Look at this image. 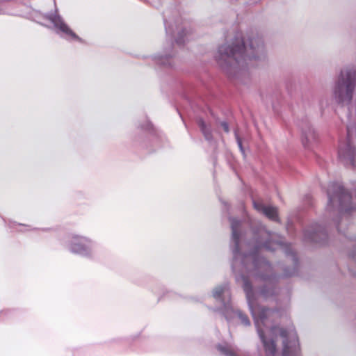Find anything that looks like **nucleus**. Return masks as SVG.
<instances>
[{"instance_id":"obj_1","label":"nucleus","mask_w":356,"mask_h":356,"mask_svg":"<svg viewBox=\"0 0 356 356\" xmlns=\"http://www.w3.org/2000/svg\"><path fill=\"white\" fill-rule=\"evenodd\" d=\"M243 283L249 308L254 320L258 334L267 356H300V349L293 327L282 330L272 326V318L277 312L261 308L255 303L254 293L246 277H236Z\"/></svg>"},{"instance_id":"obj_8","label":"nucleus","mask_w":356,"mask_h":356,"mask_svg":"<svg viewBox=\"0 0 356 356\" xmlns=\"http://www.w3.org/2000/svg\"><path fill=\"white\" fill-rule=\"evenodd\" d=\"M70 252L86 257H92L95 254L96 245L89 238L74 236L68 245Z\"/></svg>"},{"instance_id":"obj_6","label":"nucleus","mask_w":356,"mask_h":356,"mask_svg":"<svg viewBox=\"0 0 356 356\" xmlns=\"http://www.w3.org/2000/svg\"><path fill=\"white\" fill-rule=\"evenodd\" d=\"M329 204L336 207L341 211H349L355 207L352 206L353 202L356 200V195L353 197L343 187L339 184H333L329 186L328 191Z\"/></svg>"},{"instance_id":"obj_12","label":"nucleus","mask_w":356,"mask_h":356,"mask_svg":"<svg viewBox=\"0 0 356 356\" xmlns=\"http://www.w3.org/2000/svg\"><path fill=\"white\" fill-rule=\"evenodd\" d=\"M172 56V53H168L164 56L155 55L153 56V60H155L156 65H165L168 59Z\"/></svg>"},{"instance_id":"obj_16","label":"nucleus","mask_w":356,"mask_h":356,"mask_svg":"<svg viewBox=\"0 0 356 356\" xmlns=\"http://www.w3.org/2000/svg\"><path fill=\"white\" fill-rule=\"evenodd\" d=\"M313 134L314 131L312 129H309L308 133H305V138L308 141L310 140L312 138H314Z\"/></svg>"},{"instance_id":"obj_10","label":"nucleus","mask_w":356,"mask_h":356,"mask_svg":"<svg viewBox=\"0 0 356 356\" xmlns=\"http://www.w3.org/2000/svg\"><path fill=\"white\" fill-rule=\"evenodd\" d=\"M254 208L260 213L264 214L266 217L272 220H278L277 211L275 207L271 206H266L261 202H253Z\"/></svg>"},{"instance_id":"obj_14","label":"nucleus","mask_w":356,"mask_h":356,"mask_svg":"<svg viewBox=\"0 0 356 356\" xmlns=\"http://www.w3.org/2000/svg\"><path fill=\"white\" fill-rule=\"evenodd\" d=\"M198 124L201 128V130L203 132L206 139L209 140L211 138L210 129L207 128L205 122L202 119H200L198 121Z\"/></svg>"},{"instance_id":"obj_3","label":"nucleus","mask_w":356,"mask_h":356,"mask_svg":"<svg viewBox=\"0 0 356 356\" xmlns=\"http://www.w3.org/2000/svg\"><path fill=\"white\" fill-rule=\"evenodd\" d=\"M240 227V222L236 219H231V227L232 230V241L234 243V247L233 248V262L232 268L234 271H236L237 268L241 266L248 268V263L251 262L254 268V270L260 271L264 270L267 273L271 272V266L269 263L263 257H261L257 251L261 250L262 248H265L267 250H275L277 248L282 246L280 242L274 243L275 247L270 246V241L266 239L274 237L273 234H271L264 229L259 231L260 237L257 238L256 241L252 242L250 245H255L256 251H253L248 254H243L239 250V241H240V233L238 228Z\"/></svg>"},{"instance_id":"obj_20","label":"nucleus","mask_w":356,"mask_h":356,"mask_svg":"<svg viewBox=\"0 0 356 356\" xmlns=\"http://www.w3.org/2000/svg\"><path fill=\"white\" fill-rule=\"evenodd\" d=\"M261 277L264 280H267L268 279V276L266 275H261Z\"/></svg>"},{"instance_id":"obj_18","label":"nucleus","mask_w":356,"mask_h":356,"mask_svg":"<svg viewBox=\"0 0 356 356\" xmlns=\"http://www.w3.org/2000/svg\"><path fill=\"white\" fill-rule=\"evenodd\" d=\"M221 126L225 132H227V133L229 132V126L227 122H221Z\"/></svg>"},{"instance_id":"obj_11","label":"nucleus","mask_w":356,"mask_h":356,"mask_svg":"<svg viewBox=\"0 0 356 356\" xmlns=\"http://www.w3.org/2000/svg\"><path fill=\"white\" fill-rule=\"evenodd\" d=\"M190 31L186 29H183L179 32L178 36L176 38V43L179 45L184 44L188 39Z\"/></svg>"},{"instance_id":"obj_13","label":"nucleus","mask_w":356,"mask_h":356,"mask_svg":"<svg viewBox=\"0 0 356 356\" xmlns=\"http://www.w3.org/2000/svg\"><path fill=\"white\" fill-rule=\"evenodd\" d=\"M218 348L225 356H236V352L231 347L219 345Z\"/></svg>"},{"instance_id":"obj_2","label":"nucleus","mask_w":356,"mask_h":356,"mask_svg":"<svg viewBox=\"0 0 356 356\" xmlns=\"http://www.w3.org/2000/svg\"><path fill=\"white\" fill-rule=\"evenodd\" d=\"M214 58L220 65L245 67L266 63L268 51L265 39L254 31H233L220 44Z\"/></svg>"},{"instance_id":"obj_21","label":"nucleus","mask_w":356,"mask_h":356,"mask_svg":"<svg viewBox=\"0 0 356 356\" xmlns=\"http://www.w3.org/2000/svg\"><path fill=\"white\" fill-rule=\"evenodd\" d=\"M227 70H236V68H232V67H230V68H227Z\"/></svg>"},{"instance_id":"obj_17","label":"nucleus","mask_w":356,"mask_h":356,"mask_svg":"<svg viewBox=\"0 0 356 356\" xmlns=\"http://www.w3.org/2000/svg\"><path fill=\"white\" fill-rule=\"evenodd\" d=\"M235 135H236V141H237V143H238V145L240 148V149L241 151H243V147H242V142H241V138L238 137V134L236 133H235Z\"/></svg>"},{"instance_id":"obj_15","label":"nucleus","mask_w":356,"mask_h":356,"mask_svg":"<svg viewBox=\"0 0 356 356\" xmlns=\"http://www.w3.org/2000/svg\"><path fill=\"white\" fill-rule=\"evenodd\" d=\"M316 234H318L316 232H309L308 231H307L305 232V238L308 240L316 241L315 236Z\"/></svg>"},{"instance_id":"obj_5","label":"nucleus","mask_w":356,"mask_h":356,"mask_svg":"<svg viewBox=\"0 0 356 356\" xmlns=\"http://www.w3.org/2000/svg\"><path fill=\"white\" fill-rule=\"evenodd\" d=\"M213 296L216 300L222 303L223 306V314L228 321H229L233 316H237L243 325L245 326L250 325V321L248 316L240 311H235L230 305V292L227 285L215 288L213 291Z\"/></svg>"},{"instance_id":"obj_9","label":"nucleus","mask_w":356,"mask_h":356,"mask_svg":"<svg viewBox=\"0 0 356 356\" xmlns=\"http://www.w3.org/2000/svg\"><path fill=\"white\" fill-rule=\"evenodd\" d=\"M49 19L58 29V31H59V33H60L66 39L71 40H80V38L70 29L60 16L50 15Z\"/></svg>"},{"instance_id":"obj_7","label":"nucleus","mask_w":356,"mask_h":356,"mask_svg":"<svg viewBox=\"0 0 356 356\" xmlns=\"http://www.w3.org/2000/svg\"><path fill=\"white\" fill-rule=\"evenodd\" d=\"M355 134V127H348L347 142L346 143H340L338 152L339 159L342 161L344 164H350L353 166H355V161L356 159V147L353 142Z\"/></svg>"},{"instance_id":"obj_4","label":"nucleus","mask_w":356,"mask_h":356,"mask_svg":"<svg viewBox=\"0 0 356 356\" xmlns=\"http://www.w3.org/2000/svg\"><path fill=\"white\" fill-rule=\"evenodd\" d=\"M356 87V72L354 68L343 69L333 89L335 101L341 105H348Z\"/></svg>"},{"instance_id":"obj_19","label":"nucleus","mask_w":356,"mask_h":356,"mask_svg":"<svg viewBox=\"0 0 356 356\" xmlns=\"http://www.w3.org/2000/svg\"><path fill=\"white\" fill-rule=\"evenodd\" d=\"M271 293H273L271 291H270V292H268V291H266L265 290H262L260 295L263 297H267L268 296V294H271Z\"/></svg>"}]
</instances>
